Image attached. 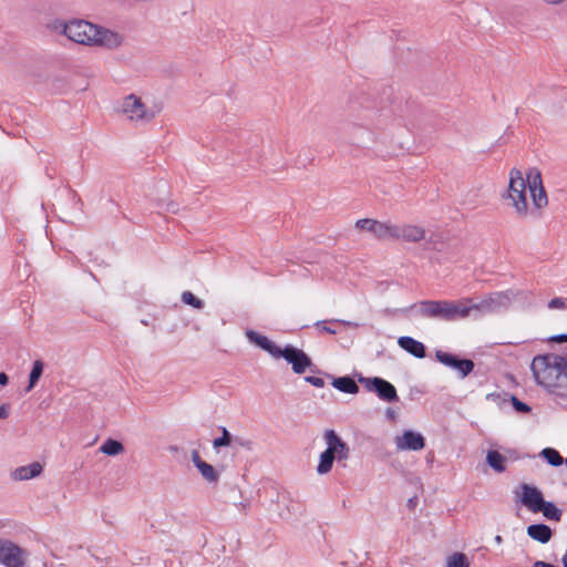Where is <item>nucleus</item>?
<instances>
[{
    "label": "nucleus",
    "instance_id": "2eb2a0df",
    "mask_svg": "<svg viewBox=\"0 0 567 567\" xmlns=\"http://www.w3.org/2000/svg\"><path fill=\"white\" fill-rule=\"evenodd\" d=\"M450 321H456L467 318L472 311H475V299L463 298L460 300H449Z\"/></svg>",
    "mask_w": 567,
    "mask_h": 567
},
{
    "label": "nucleus",
    "instance_id": "39448f33",
    "mask_svg": "<svg viewBox=\"0 0 567 567\" xmlns=\"http://www.w3.org/2000/svg\"><path fill=\"white\" fill-rule=\"evenodd\" d=\"M422 318L450 321L449 300H423L411 306Z\"/></svg>",
    "mask_w": 567,
    "mask_h": 567
},
{
    "label": "nucleus",
    "instance_id": "9d476101",
    "mask_svg": "<svg viewBox=\"0 0 567 567\" xmlns=\"http://www.w3.org/2000/svg\"><path fill=\"white\" fill-rule=\"evenodd\" d=\"M436 360L454 370H456L460 374V378L464 379L474 370V362L470 359H460L457 355H454L449 352H444L442 350H437L435 352Z\"/></svg>",
    "mask_w": 567,
    "mask_h": 567
},
{
    "label": "nucleus",
    "instance_id": "bb28decb",
    "mask_svg": "<svg viewBox=\"0 0 567 567\" xmlns=\"http://www.w3.org/2000/svg\"><path fill=\"white\" fill-rule=\"evenodd\" d=\"M44 369V363L42 360H35L33 362L32 369L29 374V384L25 388V392H30L35 384L38 383L39 379L41 378Z\"/></svg>",
    "mask_w": 567,
    "mask_h": 567
},
{
    "label": "nucleus",
    "instance_id": "4468645a",
    "mask_svg": "<svg viewBox=\"0 0 567 567\" xmlns=\"http://www.w3.org/2000/svg\"><path fill=\"white\" fill-rule=\"evenodd\" d=\"M509 298L504 292L492 293L486 298L475 299V311L478 312H493L505 306Z\"/></svg>",
    "mask_w": 567,
    "mask_h": 567
},
{
    "label": "nucleus",
    "instance_id": "dca6fc26",
    "mask_svg": "<svg viewBox=\"0 0 567 567\" xmlns=\"http://www.w3.org/2000/svg\"><path fill=\"white\" fill-rule=\"evenodd\" d=\"M324 441L327 449L332 452L338 460H347L349 457V446L341 440V437L334 432V430H327L324 432Z\"/></svg>",
    "mask_w": 567,
    "mask_h": 567
},
{
    "label": "nucleus",
    "instance_id": "37998d69",
    "mask_svg": "<svg viewBox=\"0 0 567 567\" xmlns=\"http://www.w3.org/2000/svg\"><path fill=\"white\" fill-rule=\"evenodd\" d=\"M533 567H557V566L551 565L549 563L542 561V560H537L534 563Z\"/></svg>",
    "mask_w": 567,
    "mask_h": 567
},
{
    "label": "nucleus",
    "instance_id": "412c9836",
    "mask_svg": "<svg viewBox=\"0 0 567 567\" xmlns=\"http://www.w3.org/2000/svg\"><path fill=\"white\" fill-rule=\"evenodd\" d=\"M527 535L542 544H547L553 537V530L545 524H532L527 527Z\"/></svg>",
    "mask_w": 567,
    "mask_h": 567
},
{
    "label": "nucleus",
    "instance_id": "0eeeda50",
    "mask_svg": "<svg viewBox=\"0 0 567 567\" xmlns=\"http://www.w3.org/2000/svg\"><path fill=\"white\" fill-rule=\"evenodd\" d=\"M280 358H284L296 374H302L308 369L313 371V363L310 357L301 349H298L291 344H287L280 352Z\"/></svg>",
    "mask_w": 567,
    "mask_h": 567
},
{
    "label": "nucleus",
    "instance_id": "a19ab883",
    "mask_svg": "<svg viewBox=\"0 0 567 567\" xmlns=\"http://www.w3.org/2000/svg\"><path fill=\"white\" fill-rule=\"evenodd\" d=\"M9 416V405L2 404L0 405V419H7Z\"/></svg>",
    "mask_w": 567,
    "mask_h": 567
},
{
    "label": "nucleus",
    "instance_id": "2f4dec72",
    "mask_svg": "<svg viewBox=\"0 0 567 567\" xmlns=\"http://www.w3.org/2000/svg\"><path fill=\"white\" fill-rule=\"evenodd\" d=\"M181 299L184 303L192 306L196 309H203L204 308V301L197 298L193 292L190 291H184L181 296Z\"/></svg>",
    "mask_w": 567,
    "mask_h": 567
},
{
    "label": "nucleus",
    "instance_id": "473e14b6",
    "mask_svg": "<svg viewBox=\"0 0 567 567\" xmlns=\"http://www.w3.org/2000/svg\"><path fill=\"white\" fill-rule=\"evenodd\" d=\"M447 567H468L467 557L462 553H455L449 557Z\"/></svg>",
    "mask_w": 567,
    "mask_h": 567
},
{
    "label": "nucleus",
    "instance_id": "4be33fe9",
    "mask_svg": "<svg viewBox=\"0 0 567 567\" xmlns=\"http://www.w3.org/2000/svg\"><path fill=\"white\" fill-rule=\"evenodd\" d=\"M396 230V224L381 223L378 220L377 225H374V228L372 229V234L380 240H394Z\"/></svg>",
    "mask_w": 567,
    "mask_h": 567
},
{
    "label": "nucleus",
    "instance_id": "e433bc0d",
    "mask_svg": "<svg viewBox=\"0 0 567 567\" xmlns=\"http://www.w3.org/2000/svg\"><path fill=\"white\" fill-rule=\"evenodd\" d=\"M549 309H565L566 301L563 298H554L548 302Z\"/></svg>",
    "mask_w": 567,
    "mask_h": 567
},
{
    "label": "nucleus",
    "instance_id": "49530a36",
    "mask_svg": "<svg viewBox=\"0 0 567 567\" xmlns=\"http://www.w3.org/2000/svg\"><path fill=\"white\" fill-rule=\"evenodd\" d=\"M494 540H495V543L501 544L503 542V538L501 535H496Z\"/></svg>",
    "mask_w": 567,
    "mask_h": 567
},
{
    "label": "nucleus",
    "instance_id": "f257e3e1",
    "mask_svg": "<svg viewBox=\"0 0 567 567\" xmlns=\"http://www.w3.org/2000/svg\"><path fill=\"white\" fill-rule=\"evenodd\" d=\"M528 187L533 206L543 209L548 205V197L543 185L542 173L538 168L532 167L524 178L523 173L517 168L509 172L507 189L502 194V199L508 200V205L515 210L519 218L527 217L529 213L526 188Z\"/></svg>",
    "mask_w": 567,
    "mask_h": 567
},
{
    "label": "nucleus",
    "instance_id": "79ce46f5",
    "mask_svg": "<svg viewBox=\"0 0 567 567\" xmlns=\"http://www.w3.org/2000/svg\"><path fill=\"white\" fill-rule=\"evenodd\" d=\"M550 340L559 342V343L567 342V333L557 334V336L553 337Z\"/></svg>",
    "mask_w": 567,
    "mask_h": 567
},
{
    "label": "nucleus",
    "instance_id": "aec40b11",
    "mask_svg": "<svg viewBox=\"0 0 567 567\" xmlns=\"http://www.w3.org/2000/svg\"><path fill=\"white\" fill-rule=\"evenodd\" d=\"M398 343L403 350L417 359H422L426 354L424 344L412 337H400Z\"/></svg>",
    "mask_w": 567,
    "mask_h": 567
},
{
    "label": "nucleus",
    "instance_id": "f3484780",
    "mask_svg": "<svg viewBox=\"0 0 567 567\" xmlns=\"http://www.w3.org/2000/svg\"><path fill=\"white\" fill-rule=\"evenodd\" d=\"M394 240H403L408 243H419L425 236L424 228L415 225H398Z\"/></svg>",
    "mask_w": 567,
    "mask_h": 567
},
{
    "label": "nucleus",
    "instance_id": "72a5a7b5",
    "mask_svg": "<svg viewBox=\"0 0 567 567\" xmlns=\"http://www.w3.org/2000/svg\"><path fill=\"white\" fill-rule=\"evenodd\" d=\"M231 443V435L230 433L223 427V435L220 437H217L213 442V446L215 449H219L221 446H228Z\"/></svg>",
    "mask_w": 567,
    "mask_h": 567
},
{
    "label": "nucleus",
    "instance_id": "ddd939ff",
    "mask_svg": "<svg viewBox=\"0 0 567 567\" xmlns=\"http://www.w3.org/2000/svg\"><path fill=\"white\" fill-rule=\"evenodd\" d=\"M520 488V502L523 505L533 513H539V509H542L540 507L545 502L542 492L536 486L528 484H522Z\"/></svg>",
    "mask_w": 567,
    "mask_h": 567
},
{
    "label": "nucleus",
    "instance_id": "9b49d317",
    "mask_svg": "<svg viewBox=\"0 0 567 567\" xmlns=\"http://www.w3.org/2000/svg\"><path fill=\"white\" fill-rule=\"evenodd\" d=\"M278 516L284 520H290L302 513V504L292 499L288 494H281L277 501Z\"/></svg>",
    "mask_w": 567,
    "mask_h": 567
},
{
    "label": "nucleus",
    "instance_id": "b1692460",
    "mask_svg": "<svg viewBox=\"0 0 567 567\" xmlns=\"http://www.w3.org/2000/svg\"><path fill=\"white\" fill-rule=\"evenodd\" d=\"M486 462L497 473H503L506 470V457L498 451H488L486 455Z\"/></svg>",
    "mask_w": 567,
    "mask_h": 567
},
{
    "label": "nucleus",
    "instance_id": "f03ea898",
    "mask_svg": "<svg viewBox=\"0 0 567 567\" xmlns=\"http://www.w3.org/2000/svg\"><path fill=\"white\" fill-rule=\"evenodd\" d=\"M537 383L548 390L567 389V359L549 353L537 355L530 364Z\"/></svg>",
    "mask_w": 567,
    "mask_h": 567
},
{
    "label": "nucleus",
    "instance_id": "ea45409f",
    "mask_svg": "<svg viewBox=\"0 0 567 567\" xmlns=\"http://www.w3.org/2000/svg\"><path fill=\"white\" fill-rule=\"evenodd\" d=\"M192 461L195 464L196 467H198V464L203 463L204 461L200 458L198 451L194 450L192 452Z\"/></svg>",
    "mask_w": 567,
    "mask_h": 567
},
{
    "label": "nucleus",
    "instance_id": "58836bf2",
    "mask_svg": "<svg viewBox=\"0 0 567 567\" xmlns=\"http://www.w3.org/2000/svg\"><path fill=\"white\" fill-rule=\"evenodd\" d=\"M539 1L549 7H560L567 2V0H539Z\"/></svg>",
    "mask_w": 567,
    "mask_h": 567
},
{
    "label": "nucleus",
    "instance_id": "393cba45",
    "mask_svg": "<svg viewBox=\"0 0 567 567\" xmlns=\"http://www.w3.org/2000/svg\"><path fill=\"white\" fill-rule=\"evenodd\" d=\"M337 458V456L330 452L328 449H326L320 454L319 464L317 466V472L320 475L327 474L331 471L333 461Z\"/></svg>",
    "mask_w": 567,
    "mask_h": 567
},
{
    "label": "nucleus",
    "instance_id": "4c0bfd02",
    "mask_svg": "<svg viewBox=\"0 0 567 567\" xmlns=\"http://www.w3.org/2000/svg\"><path fill=\"white\" fill-rule=\"evenodd\" d=\"M305 381L310 383L311 385L316 388H323L324 386V380L319 377H306Z\"/></svg>",
    "mask_w": 567,
    "mask_h": 567
},
{
    "label": "nucleus",
    "instance_id": "7ed1b4c3",
    "mask_svg": "<svg viewBox=\"0 0 567 567\" xmlns=\"http://www.w3.org/2000/svg\"><path fill=\"white\" fill-rule=\"evenodd\" d=\"M58 27L61 28V32L71 41L92 47L96 24L85 20H72L69 22L61 21L55 28Z\"/></svg>",
    "mask_w": 567,
    "mask_h": 567
},
{
    "label": "nucleus",
    "instance_id": "cd10ccee",
    "mask_svg": "<svg viewBox=\"0 0 567 567\" xmlns=\"http://www.w3.org/2000/svg\"><path fill=\"white\" fill-rule=\"evenodd\" d=\"M332 323H341L344 326H358L357 323L341 320V319H333V320H319L315 323L318 330L322 332H327L329 334H337L338 331L331 327Z\"/></svg>",
    "mask_w": 567,
    "mask_h": 567
},
{
    "label": "nucleus",
    "instance_id": "a18cd8bd",
    "mask_svg": "<svg viewBox=\"0 0 567 567\" xmlns=\"http://www.w3.org/2000/svg\"><path fill=\"white\" fill-rule=\"evenodd\" d=\"M386 415H388L389 417L393 419V417H394V412H393L391 409H388V410H386Z\"/></svg>",
    "mask_w": 567,
    "mask_h": 567
},
{
    "label": "nucleus",
    "instance_id": "c85d7f7f",
    "mask_svg": "<svg viewBox=\"0 0 567 567\" xmlns=\"http://www.w3.org/2000/svg\"><path fill=\"white\" fill-rule=\"evenodd\" d=\"M540 508L539 512H542L546 518L555 522L560 520L561 511L554 503L545 501Z\"/></svg>",
    "mask_w": 567,
    "mask_h": 567
},
{
    "label": "nucleus",
    "instance_id": "1a4fd4ad",
    "mask_svg": "<svg viewBox=\"0 0 567 567\" xmlns=\"http://www.w3.org/2000/svg\"><path fill=\"white\" fill-rule=\"evenodd\" d=\"M125 42V37L111 29L96 25L92 47H101L107 50H116Z\"/></svg>",
    "mask_w": 567,
    "mask_h": 567
},
{
    "label": "nucleus",
    "instance_id": "5701e85b",
    "mask_svg": "<svg viewBox=\"0 0 567 567\" xmlns=\"http://www.w3.org/2000/svg\"><path fill=\"white\" fill-rule=\"evenodd\" d=\"M332 385H333V388H336L337 390H339L343 393L355 394L359 392L358 384L350 377L336 378L332 381Z\"/></svg>",
    "mask_w": 567,
    "mask_h": 567
},
{
    "label": "nucleus",
    "instance_id": "c756f323",
    "mask_svg": "<svg viewBox=\"0 0 567 567\" xmlns=\"http://www.w3.org/2000/svg\"><path fill=\"white\" fill-rule=\"evenodd\" d=\"M540 455L547 461V463L551 466H560L565 463V460L559 454L558 451L551 447H546L540 452Z\"/></svg>",
    "mask_w": 567,
    "mask_h": 567
},
{
    "label": "nucleus",
    "instance_id": "a878e982",
    "mask_svg": "<svg viewBox=\"0 0 567 567\" xmlns=\"http://www.w3.org/2000/svg\"><path fill=\"white\" fill-rule=\"evenodd\" d=\"M100 451L109 456H116L124 452V445L120 441L107 439L100 446Z\"/></svg>",
    "mask_w": 567,
    "mask_h": 567
},
{
    "label": "nucleus",
    "instance_id": "20e7f679",
    "mask_svg": "<svg viewBox=\"0 0 567 567\" xmlns=\"http://www.w3.org/2000/svg\"><path fill=\"white\" fill-rule=\"evenodd\" d=\"M29 551L8 538H0V565L4 567H25Z\"/></svg>",
    "mask_w": 567,
    "mask_h": 567
},
{
    "label": "nucleus",
    "instance_id": "de8ad7c7",
    "mask_svg": "<svg viewBox=\"0 0 567 567\" xmlns=\"http://www.w3.org/2000/svg\"><path fill=\"white\" fill-rule=\"evenodd\" d=\"M565 464H566V466H567V457L565 458Z\"/></svg>",
    "mask_w": 567,
    "mask_h": 567
},
{
    "label": "nucleus",
    "instance_id": "6e6552de",
    "mask_svg": "<svg viewBox=\"0 0 567 567\" xmlns=\"http://www.w3.org/2000/svg\"><path fill=\"white\" fill-rule=\"evenodd\" d=\"M122 109L130 121L147 123L155 117V112L148 111L141 99L131 94L123 101Z\"/></svg>",
    "mask_w": 567,
    "mask_h": 567
},
{
    "label": "nucleus",
    "instance_id": "423d86ee",
    "mask_svg": "<svg viewBox=\"0 0 567 567\" xmlns=\"http://www.w3.org/2000/svg\"><path fill=\"white\" fill-rule=\"evenodd\" d=\"M359 382L369 391L373 392L378 395V398L385 402H396L399 401V396L396 393L395 386L379 377L374 378H364L360 377Z\"/></svg>",
    "mask_w": 567,
    "mask_h": 567
},
{
    "label": "nucleus",
    "instance_id": "6ab92c4d",
    "mask_svg": "<svg viewBox=\"0 0 567 567\" xmlns=\"http://www.w3.org/2000/svg\"><path fill=\"white\" fill-rule=\"evenodd\" d=\"M42 465L39 462H33L29 465L17 467L11 473V477L14 481H25L39 476L42 473Z\"/></svg>",
    "mask_w": 567,
    "mask_h": 567
},
{
    "label": "nucleus",
    "instance_id": "f8f14e48",
    "mask_svg": "<svg viewBox=\"0 0 567 567\" xmlns=\"http://www.w3.org/2000/svg\"><path fill=\"white\" fill-rule=\"evenodd\" d=\"M395 446L399 451H421L425 446V440L420 433L406 430L395 437Z\"/></svg>",
    "mask_w": 567,
    "mask_h": 567
},
{
    "label": "nucleus",
    "instance_id": "a211bd4d",
    "mask_svg": "<svg viewBox=\"0 0 567 567\" xmlns=\"http://www.w3.org/2000/svg\"><path fill=\"white\" fill-rule=\"evenodd\" d=\"M250 342L255 343L264 351L268 352L272 358L279 359L281 348L275 344L270 339L250 330Z\"/></svg>",
    "mask_w": 567,
    "mask_h": 567
},
{
    "label": "nucleus",
    "instance_id": "f704fd0d",
    "mask_svg": "<svg viewBox=\"0 0 567 567\" xmlns=\"http://www.w3.org/2000/svg\"><path fill=\"white\" fill-rule=\"evenodd\" d=\"M378 220L370 219V218H363L359 219L355 223V227L362 230H367L372 234V229L374 228V225H377Z\"/></svg>",
    "mask_w": 567,
    "mask_h": 567
},
{
    "label": "nucleus",
    "instance_id": "c9c22d12",
    "mask_svg": "<svg viewBox=\"0 0 567 567\" xmlns=\"http://www.w3.org/2000/svg\"><path fill=\"white\" fill-rule=\"evenodd\" d=\"M512 404L517 412L527 413L530 411V406L518 400L516 396H512Z\"/></svg>",
    "mask_w": 567,
    "mask_h": 567
},
{
    "label": "nucleus",
    "instance_id": "c03bdc74",
    "mask_svg": "<svg viewBox=\"0 0 567 567\" xmlns=\"http://www.w3.org/2000/svg\"><path fill=\"white\" fill-rule=\"evenodd\" d=\"M9 382V378L4 372H0V385L4 386Z\"/></svg>",
    "mask_w": 567,
    "mask_h": 567
},
{
    "label": "nucleus",
    "instance_id": "7c9ffc66",
    "mask_svg": "<svg viewBox=\"0 0 567 567\" xmlns=\"http://www.w3.org/2000/svg\"><path fill=\"white\" fill-rule=\"evenodd\" d=\"M197 468L206 481L210 483H215L218 481L217 472L210 464L206 463L205 461L198 464Z\"/></svg>",
    "mask_w": 567,
    "mask_h": 567
}]
</instances>
